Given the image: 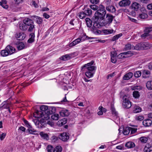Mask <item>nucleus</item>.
I'll list each match as a JSON object with an SVG mask.
<instances>
[{
    "mask_svg": "<svg viewBox=\"0 0 152 152\" xmlns=\"http://www.w3.org/2000/svg\"><path fill=\"white\" fill-rule=\"evenodd\" d=\"M27 29L28 32H33L34 29V25L33 20L28 18H25L20 23V29L23 31Z\"/></svg>",
    "mask_w": 152,
    "mask_h": 152,
    "instance_id": "1",
    "label": "nucleus"
},
{
    "mask_svg": "<svg viewBox=\"0 0 152 152\" xmlns=\"http://www.w3.org/2000/svg\"><path fill=\"white\" fill-rule=\"evenodd\" d=\"M94 61H91V62L84 65L81 67V69L83 70L84 68V70H87V71L85 72V75L88 78H90L93 76L95 73L96 67L94 66H92L94 63Z\"/></svg>",
    "mask_w": 152,
    "mask_h": 152,
    "instance_id": "2",
    "label": "nucleus"
},
{
    "mask_svg": "<svg viewBox=\"0 0 152 152\" xmlns=\"http://www.w3.org/2000/svg\"><path fill=\"white\" fill-rule=\"evenodd\" d=\"M106 14V11L104 7L102 4L99 5V9L95 12L94 14L95 19L96 20H103L104 19Z\"/></svg>",
    "mask_w": 152,
    "mask_h": 152,
    "instance_id": "3",
    "label": "nucleus"
},
{
    "mask_svg": "<svg viewBox=\"0 0 152 152\" xmlns=\"http://www.w3.org/2000/svg\"><path fill=\"white\" fill-rule=\"evenodd\" d=\"M92 39V38H90L86 35H84L83 37L78 38L73 41L69 44V46L70 47H72L79 43L83 41L86 39Z\"/></svg>",
    "mask_w": 152,
    "mask_h": 152,
    "instance_id": "4",
    "label": "nucleus"
},
{
    "mask_svg": "<svg viewBox=\"0 0 152 152\" xmlns=\"http://www.w3.org/2000/svg\"><path fill=\"white\" fill-rule=\"evenodd\" d=\"M49 106L45 105H42L40 107V110H36L34 112L36 114H50L48 113Z\"/></svg>",
    "mask_w": 152,
    "mask_h": 152,
    "instance_id": "5",
    "label": "nucleus"
},
{
    "mask_svg": "<svg viewBox=\"0 0 152 152\" xmlns=\"http://www.w3.org/2000/svg\"><path fill=\"white\" fill-rule=\"evenodd\" d=\"M50 115H42V117L39 120L40 123L39 124L38 127L40 128L45 127L46 125L45 123L46 121L50 118Z\"/></svg>",
    "mask_w": 152,
    "mask_h": 152,
    "instance_id": "6",
    "label": "nucleus"
},
{
    "mask_svg": "<svg viewBox=\"0 0 152 152\" xmlns=\"http://www.w3.org/2000/svg\"><path fill=\"white\" fill-rule=\"evenodd\" d=\"M114 16H113L111 14L108 13L106 14L105 18H104L103 21V24L105 26L107 24H110L113 21Z\"/></svg>",
    "mask_w": 152,
    "mask_h": 152,
    "instance_id": "7",
    "label": "nucleus"
},
{
    "mask_svg": "<svg viewBox=\"0 0 152 152\" xmlns=\"http://www.w3.org/2000/svg\"><path fill=\"white\" fill-rule=\"evenodd\" d=\"M123 107L127 109L130 108L132 106L131 102L125 96L123 97Z\"/></svg>",
    "mask_w": 152,
    "mask_h": 152,
    "instance_id": "8",
    "label": "nucleus"
},
{
    "mask_svg": "<svg viewBox=\"0 0 152 152\" xmlns=\"http://www.w3.org/2000/svg\"><path fill=\"white\" fill-rule=\"evenodd\" d=\"M133 54L131 51H129L120 54L118 55V57L119 58H123L129 57L132 56Z\"/></svg>",
    "mask_w": 152,
    "mask_h": 152,
    "instance_id": "9",
    "label": "nucleus"
},
{
    "mask_svg": "<svg viewBox=\"0 0 152 152\" xmlns=\"http://www.w3.org/2000/svg\"><path fill=\"white\" fill-rule=\"evenodd\" d=\"M59 138L64 141H66L69 138V133L66 132H63L59 136Z\"/></svg>",
    "mask_w": 152,
    "mask_h": 152,
    "instance_id": "10",
    "label": "nucleus"
},
{
    "mask_svg": "<svg viewBox=\"0 0 152 152\" xmlns=\"http://www.w3.org/2000/svg\"><path fill=\"white\" fill-rule=\"evenodd\" d=\"M130 3L129 0H122L119 3V5L121 7H126L129 5Z\"/></svg>",
    "mask_w": 152,
    "mask_h": 152,
    "instance_id": "11",
    "label": "nucleus"
},
{
    "mask_svg": "<svg viewBox=\"0 0 152 152\" xmlns=\"http://www.w3.org/2000/svg\"><path fill=\"white\" fill-rule=\"evenodd\" d=\"M15 38H14L13 43L14 45H17L18 49L19 50V34L18 33H16L15 34Z\"/></svg>",
    "mask_w": 152,
    "mask_h": 152,
    "instance_id": "12",
    "label": "nucleus"
},
{
    "mask_svg": "<svg viewBox=\"0 0 152 152\" xmlns=\"http://www.w3.org/2000/svg\"><path fill=\"white\" fill-rule=\"evenodd\" d=\"M6 50H7L9 55H10L15 52V49L13 47L10 45H7L6 48Z\"/></svg>",
    "mask_w": 152,
    "mask_h": 152,
    "instance_id": "13",
    "label": "nucleus"
},
{
    "mask_svg": "<svg viewBox=\"0 0 152 152\" xmlns=\"http://www.w3.org/2000/svg\"><path fill=\"white\" fill-rule=\"evenodd\" d=\"M142 50H147L152 47V45L147 42H142Z\"/></svg>",
    "mask_w": 152,
    "mask_h": 152,
    "instance_id": "14",
    "label": "nucleus"
},
{
    "mask_svg": "<svg viewBox=\"0 0 152 152\" xmlns=\"http://www.w3.org/2000/svg\"><path fill=\"white\" fill-rule=\"evenodd\" d=\"M29 39L27 41V42L29 43H32L34 41L35 34L33 32L30 34L29 35Z\"/></svg>",
    "mask_w": 152,
    "mask_h": 152,
    "instance_id": "15",
    "label": "nucleus"
},
{
    "mask_svg": "<svg viewBox=\"0 0 152 152\" xmlns=\"http://www.w3.org/2000/svg\"><path fill=\"white\" fill-rule=\"evenodd\" d=\"M151 72L148 70H143L142 72V77L143 78H146L149 77L150 75Z\"/></svg>",
    "mask_w": 152,
    "mask_h": 152,
    "instance_id": "16",
    "label": "nucleus"
},
{
    "mask_svg": "<svg viewBox=\"0 0 152 152\" xmlns=\"http://www.w3.org/2000/svg\"><path fill=\"white\" fill-rule=\"evenodd\" d=\"M31 18H33V19L36 21V23L38 24H41L42 22V18L39 17L35 15L32 16Z\"/></svg>",
    "mask_w": 152,
    "mask_h": 152,
    "instance_id": "17",
    "label": "nucleus"
},
{
    "mask_svg": "<svg viewBox=\"0 0 152 152\" xmlns=\"http://www.w3.org/2000/svg\"><path fill=\"white\" fill-rule=\"evenodd\" d=\"M93 23V27L99 28L102 26V24L101 23L98 22V20H96L95 19Z\"/></svg>",
    "mask_w": 152,
    "mask_h": 152,
    "instance_id": "18",
    "label": "nucleus"
},
{
    "mask_svg": "<svg viewBox=\"0 0 152 152\" xmlns=\"http://www.w3.org/2000/svg\"><path fill=\"white\" fill-rule=\"evenodd\" d=\"M106 9L107 11L111 13H114L116 11L115 7L113 5H109L106 7Z\"/></svg>",
    "mask_w": 152,
    "mask_h": 152,
    "instance_id": "19",
    "label": "nucleus"
},
{
    "mask_svg": "<svg viewBox=\"0 0 152 152\" xmlns=\"http://www.w3.org/2000/svg\"><path fill=\"white\" fill-rule=\"evenodd\" d=\"M67 119L64 118L58 121L57 124L58 126H61L67 123Z\"/></svg>",
    "mask_w": 152,
    "mask_h": 152,
    "instance_id": "20",
    "label": "nucleus"
},
{
    "mask_svg": "<svg viewBox=\"0 0 152 152\" xmlns=\"http://www.w3.org/2000/svg\"><path fill=\"white\" fill-rule=\"evenodd\" d=\"M133 76V73L131 72H129L125 75L123 77L124 80H128L131 78Z\"/></svg>",
    "mask_w": 152,
    "mask_h": 152,
    "instance_id": "21",
    "label": "nucleus"
},
{
    "mask_svg": "<svg viewBox=\"0 0 152 152\" xmlns=\"http://www.w3.org/2000/svg\"><path fill=\"white\" fill-rule=\"evenodd\" d=\"M60 60L63 61H66L71 58V57L70 54H66L63 55L59 58Z\"/></svg>",
    "mask_w": 152,
    "mask_h": 152,
    "instance_id": "22",
    "label": "nucleus"
},
{
    "mask_svg": "<svg viewBox=\"0 0 152 152\" xmlns=\"http://www.w3.org/2000/svg\"><path fill=\"white\" fill-rule=\"evenodd\" d=\"M143 124L145 126H150L152 123V121L149 119L144 120L143 121Z\"/></svg>",
    "mask_w": 152,
    "mask_h": 152,
    "instance_id": "23",
    "label": "nucleus"
},
{
    "mask_svg": "<svg viewBox=\"0 0 152 152\" xmlns=\"http://www.w3.org/2000/svg\"><path fill=\"white\" fill-rule=\"evenodd\" d=\"M140 6V4L136 2H134L132 4L131 7L132 9L135 11H137L139 9Z\"/></svg>",
    "mask_w": 152,
    "mask_h": 152,
    "instance_id": "24",
    "label": "nucleus"
},
{
    "mask_svg": "<svg viewBox=\"0 0 152 152\" xmlns=\"http://www.w3.org/2000/svg\"><path fill=\"white\" fill-rule=\"evenodd\" d=\"M142 110V108L140 107L135 105L134 107L133 111L134 113H138L141 112Z\"/></svg>",
    "mask_w": 152,
    "mask_h": 152,
    "instance_id": "25",
    "label": "nucleus"
},
{
    "mask_svg": "<svg viewBox=\"0 0 152 152\" xmlns=\"http://www.w3.org/2000/svg\"><path fill=\"white\" fill-rule=\"evenodd\" d=\"M48 108V113L56 114V109L55 107L49 106Z\"/></svg>",
    "mask_w": 152,
    "mask_h": 152,
    "instance_id": "26",
    "label": "nucleus"
},
{
    "mask_svg": "<svg viewBox=\"0 0 152 152\" xmlns=\"http://www.w3.org/2000/svg\"><path fill=\"white\" fill-rule=\"evenodd\" d=\"M132 48L136 50H142V42H140L138 43L136 45L134 46L133 45H132Z\"/></svg>",
    "mask_w": 152,
    "mask_h": 152,
    "instance_id": "27",
    "label": "nucleus"
},
{
    "mask_svg": "<svg viewBox=\"0 0 152 152\" xmlns=\"http://www.w3.org/2000/svg\"><path fill=\"white\" fill-rule=\"evenodd\" d=\"M41 137L43 139L48 140L49 139L48 135L46 133L43 132H41L40 133Z\"/></svg>",
    "mask_w": 152,
    "mask_h": 152,
    "instance_id": "28",
    "label": "nucleus"
},
{
    "mask_svg": "<svg viewBox=\"0 0 152 152\" xmlns=\"http://www.w3.org/2000/svg\"><path fill=\"white\" fill-rule=\"evenodd\" d=\"M102 32L105 35L113 33L114 30L112 29H104L102 30Z\"/></svg>",
    "mask_w": 152,
    "mask_h": 152,
    "instance_id": "29",
    "label": "nucleus"
},
{
    "mask_svg": "<svg viewBox=\"0 0 152 152\" xmlns=\"http://www.w3.org/2000/svg\"><path fill=\"white\" fill-rule=\"evenodd\" d=\"M91 31L93 33L96 35L100 34L101 33L100 31L97 28H96L93 27L91 28Z\"/></svg>",
    "mask_w": 152,
    "mask_h": 152,
    "instance_id": "30",
    "label": "nucleus"
},
{
    "mask_svg": "<svg viewBox=\"0 0 152 152\" xmlns=\"http://www.w3.org/2000/svg\"><path fill=\"white\" fill-rule=\"evenodd\" d=\"M7 3V1L6 0H2L0 2V5L4 8L7 9L8 7L7 5H6Z\"/></svg>",
    "mask_w": 152,
    "mask_h": 152,
    "instance_id": "31",
    "label": "nucleus"
},
{
    "mask_svg": "<svg viewBox=\"0 0 152 152\" xmlns=\"http://www.w3.org/2000/svg\"><path fill=\"white\" fill-rule=\"evenodd\" d=\"M134 143L132 142H128L126 143L125 146L129 148H132L135 146Z\"/></svg>",
    "mask_w": 152,
    "mask_h": 152,
    "instance_id": "32",
    "label": "nucleus"
},
{
    "mask_svg": "<svg viewBox=\"0 0 152 152\" xmlns=\"http://www.w3.org/2000/svg\"><path fill=\"white\" fill-rule=\"evenodd\" d=\"M87 26L88 27H91L92 25V22H94L89 18H87L85 19Z\"/></svg>",
    "mask_w": 152,
    "mask_h": 152,
    "instance_id": "33",
    "label": "nucleus"
},
{
    "mask_svg": "<svg viewBox=\"0 0 152 152\" xmlns=\"http://www.w3.org/2000/svg\"><path fill=\"white\" fill-rule=\"evenodd\" d=\"M130 128L128 127H126L124 129L123 133L125 135H127L129 134L130 132Z\"/></svg>",
    "mask_w": 152,
    "mask_h": 152,
    "instance_id": "34",
    "label": "nucleus"
},
{
    "mask_svg": "<svg viewBox=\"0 0 152 152\" xmlns=\"http://www.w3.org/2000/svg\"><path fill=\"white\" fill-rule=\"evenodd\" d=\"M84 12L86 15L90 16L91 15L92 13V11L91 9L87 8L86 10H85Z\"/></svg>",
    "mask_w": 152,
    "mask_h": 152,
    "instance_id": "35",
    "label": "nucleus"
},
{
    "mask_svg": "<svg viewBox=\"0 0 152 152\" xmlns=\"http://www.w3.org/2000/svg\"><path fill=\"white\" fill-rule=\"evenodd\" d=\"M147 88L150 90H152V81H148L146 84Z\"/></svg>",
    "mask_w": 152,
    "mask_h": 152,
    "instance_id": "36",
    "label": "nucleus"
},
{
    "mask_svg": "<svg viewBox=\"0 0 152 152\" xmlns=\"http://www.w3.org/2000/svg\"><path fill=\"white\" fill-rule=\"evenodd\" d=\"M1 54L2 56H6L9 55L7 50H6V48L5 49L1 51Z\"/></svg>",
    "mask_w": 152,
    "mask_h": 152,
    "instance_id": "37",
    "label": "nucleus"
},
{
    "mask_svg": "<svg viewBox=\"0 0 152 152\" xmlns=\"http://www.w3.org/2000/svg\"><path fill=\"white\" fill-rule=\"evenodd\" d=\"M139 140L142 143H145L148 140V137H142L140 138Z\"/></svg>",
    "mask_w": 152,
    "mask_h": 152,
    "instance_id": "38",
    "label": "nucleus"
},
{
    "mask_svg": "<svg viewBox=\"0 0 152 152\" xmlns=\"http://www.w3.org/2000/svg\"><path fill=\"white\" fill-rule=\"evenodd\" d=\"M110 110L112 114H117L118 112L116 111L113 104H112L111 105Z\"/></svg>",
    "mask_w": 152,
    "mask_h": 152,
    "instance_id": "39",
    "label": "nucleus"
},
{
    "mask_svg": "<svg viewBox=\"0 0 152 152\" xmlns=\"http://www.w3.org/2000/svg\"><path fill=\"white\" fill-rule=\"evenodd\" d=\"M62 148L60 146H57L54 148V152H61Z\"/></svg>",
    "mask_w": 152,
    "mask_h": 152,
    "instance_id": "40",
    "label": "nucleus"
},
{
    "mask_svg": "<svg viewBox=\"0 0 152 152\" xmlns=\"http://www.w3.org/2000/svg\"><path fill=\"white\" fill-rule=\"evenodd\" d=\"M142 72L140 71H137L134 72V76L136 78L140 77L141 75Z\"/></svg>",
    "mask_w": 152,
    "mask_h": 152,
    "instance_id": "41",
    "label": "nucleus"
},
{
    "mask_svg": "<svg viewBox=\"0 0 152 152\" xmlns=\"http://www.w3.org/2000/svg\"><path fill=\"white\" fill-rule=\"evenodd\" d=\"M122 35V34L120 33L115 35L112 38V41H114L117 40L120 37H121Z\"/></svg>",
    "mask_w": 152,
    "mask_h": 152,
    "instance_id": "42",
    "label": "nucleus"
},
{
    "mask_svg": "<svg viewBox=\"0 0 152 152\" xmlns=\"http://www.w3.org/2000/svg\"><path fill=\"white\" fill-rule=\"evenodd\" d=\"M133 96L135 98H137L140 96V95L139 92L136 91H135L133 92Z\"/></svg>",
    "mask_w": 152,
    "mask_h": 152,
    "instance_id": "43",
    "label": "nucleus"
},
{
    "mask_svg": "<svg viewBox=\"0 0 152 152\" xmlns=\"http://www.w3.org/2000/svg\"><path fill=\"white\" fill-rule=\"evenodd\" d=\"M78 16L80 18L83 19L86 17V15L84 12H81L78 13Z\"/></svg>",
    "mask_w": 152,
    "mask_h": 152,
    "instance_id": "44",
    "label": "nucleus"
},
{
    "mask_svg": "<svg viewBox=\"0 0 152 152\" xmlns=\"http://www.w3.org/2000/svg\"><path fill=\"white\" fill-rule=\"evenodd\" d=\"M148 15L145 13H141L138 16V17L141 19H144L147 18Z\"/></svg>",
    "mask_w": 152,
    "mask_h": 152,
    "instance_id": "45",
    "label": "nucleus"
},
{
    "mask_svg": "<svg viewBox=\"0 0 152 152\" xmlns=\"http://www.w3.org/2000/svg\"><path fill=\"white\" fill-rule=\"evenodd\" d=\"M132 48V45L131 44L128 43L125 45V48L126 50H130L131 49H134Z\"/></svg>",
    "mask_w": 152,
    "mask_h": 152,
    "instance_id": "46",
    "label": "nucleus"
},
{
    "mask_svg": "<svg viewBox=\"0 0 152 152\" xmlns=\"http://www.w3.org/2000/svg\"><path fill=\"white\" fill-rule=\"evenodd\" d=\"M152 31V27L149 26L145 28L144 30V32L148 33L149 35V33Z\"/></svg>",
    "mask_w": 152,
    "mask_h": 152,
    "instance_id": "47",
    "label": "nucleus"
},
{
    "mask_svg": "<svg viewBox=\"0 0 152 152\" xmlns=\"http://www.w3.org/2000/svg\"><path fill=\"white\" fill-rule=\"evenodd\" d=\"M26 37V35L23 32H20V40L24 39Z\"/></svg>",
    "mask_w": 152,
    "mask_h": 152,
    "instance_id": "48",
    "label": "nucleus"
},
{
    "mask_svg": "<svg viewBox=\"0 0 152 152\" xmlns=\"http://www.w3.org/2000/svg\"><path fill=\"white\" fill-rule=\"evenodd\" d=\"M23 121L25 125L28 128L30 129L32 128V127L28 122L25 119H23Z\"/></svg>",
    "mask_w": 152,
    "mask_h": 152,
    "instance_id": "49",
    "label": "nucleus"
},
{
    "mask_svg": "<svg viewBox=\"0 0 152 152\" xmlns=\"http://www.w3.org/2000/svg\"><path fill=\"white\" fill-rule=\"evenodd\" d=\"M54 148L51 145H48L47 148V149L48 152H54Z\"/></svg>",
    "mask_w": 152,
    "mask_h": 152,
    "instance_id": "50",
    "label": "nucleus"
},
{
    "mask_svg": "<svg viewBox=\"0 0 152 152\" xmlns=\"http://www.w3.org/2000/svg\"><path fill=\"white\" fill-rule=\"evenodd\" d=\"M51 117L52 119L54 120H57L59 118V115H52Z\"/></svg>",
    "mask_w": 152,
    "mask_h": 152,
    "instance_id": "51",
    "label": "nucleus"
},
{
    "mask_svg": "<svg viewBox=\"0 0 152 152\" xmlns=\"http://www.w3.org/2000/svg\"><path fill=\"white\" fill-rule=\"evenodd\" d=\"M26 48L25 45V44L22 42H20V50H22Z\"/></svg>",
    "mask_w": 152,
    "mask_h": 152,
    "instance_id": "52",
    "label": "nucleus"
},
{
    "mask_svg": "<svg viewBox=\"0 0 152 152\" xmlns=\"http://www.w3.org/2000/svg\"><path fill=\"white\" fill-rule=\"evenodd\" d=\"M90 7L91 9H92L94 10H96L99 9V6L98 7L96 5H90Z\"/></svg>",
    "mask_w": 152,
    "mask_h": 152,
    "instance_id": "53",
    "label": "nucleus"
},
{
    "mask_svg": "<svg viewBox=\"0 0 152 152\" xmlns=\"http://www.w3.org/2000/svg\"><path fill=\"white\" fill-rule=\"evenodd\" d=\"M99 110H102L103 113H106L107 111V109L103 107L102 106H100L99 108Z\"/></svg>",
    "mask_w": 152,
    "mask_h": 152,
    "instance_id": "54",
    "label": "nucleus"
},
{
    "mask_svg": "<svg viewBox=\"0 0 152 152\" xmlns=\"http://www.w3.org/2000/svg\"><path fill=\"white\" fill-rule=\"evenodd\" d=\"M59 113L60 114H68V110L66 109H63L61 111H60L59 112Z\"/></svg>",
    "mask_w": 152,
    "mask_h": 152,
    "instance_id": "55",
    "label": "nucleus"
},
{
    "mask_svg": "<svg viewBox=\"0 0 152 152\" xmlns=\"http://www.w3.org/2000/svg\"><path fill=\"white\" fill-rule=\"evenodd\" d=\"M144 119V117L142 115H139L136 117V120L139 121H142Z\"/></svg>",
    "mask_w": 152,
    "mask_h": 152,
    "instance_id": "56",
    "label": "nucleus"
},
{
    "mask_svg": "<svg viewBox=\"0 0 152 152\" xmlns=\"http://www.w3.org/2000/svg\"><path fill=\"white\" fill-rule=\"evenodd\" d=\"M130 132H131V134H133L135 133L136 132L137 130V129L135 128H133L131 127H130Z\"/></svg>",
    "mask_w": 152,
    "mask_h": 152,
    "instance_id": "57",
    "label": "nucleus"
},
{
    "mask_svg": "<svg viewBox=\"0 0 152 152\" xmlns=\"http://www.w3.org/2000/svg\"><path fill=\"white\" fill-rule=\"evenodd\" d=\"M27 130L28 131V133L29 134H34V132H35L36 131L33 129H28Z\"/></svg>",
    "mask_w": 152,
    "mask_h": 152,
    "instance_id": "58",
    "label": "nucleus"
},
{
    "mask_svg": "<svg viewBox=\"0 0 152 152\" xmlns=\"http://www.w3.org/2000/svg\"><path fill=\"white\" fill-rule=\"evenodd\" d=\"M6 135L5 133H3L1 134H0V139L1 140H4Z\"/></svg>",
    "mask_w": 152,
    "mask_h": 152,
    "instance_id": "59",
    "label": "nucleus"
},
{
    "mask_svg": "<svg viewBox=\"0 0 152 152\" xmlns=\"http://www.w3.org/2000/svg\"><path fill=\"white\" fill-rule=\"evenodd\" d=\"M117 54L116 52L115 51H113L111 53V56L116 57Z\"/></svg>",
    "mask_w": 152,
    "mask_h": 152,
    "instance_id": "60",
    "label": "nucleus"
},
{
    "mask_svg": "<svg viewBox=\"0 0 152 152\" xmlns=\"http://www.w3.org/2000/svg\"><path fill=\"white\" fill-rule=\"evenodd\" d=\"M141 88L140 86H134L132 88V90H140L141 89Z\"/></svg>",
    "mask_w": 152,
    "mask_h": 152,
    "instance_id": "61",
    "label": "nucleus"
},
{
    "mask_svg": "<svg viewBox=\"0 0 152 152\" xmlns=\"http://www.w3.org/2000/svg\"><path fill=\"white\" fill-rule=\"evenodd\" d=\"M47 123L52 127H53L54 126V123L52 121H48Z\"/></svg>",
    "mask_w": 152,
    "mask_h": 152,
    "instance_id": "62",
    "label": "nucleus"
},
{
    "mask_svg": "<svg viewBox=\"0 0 152 152\" xmlns=\"http://www.w3.org/2000/svg\"><path fill=\"white\" fill-rule=\"evenodd\" d=\"M91 2L94 4H97L99 1V0H90Z\"/></svg>",
    "mask_w": 152,
    "mask_h": 152,
    "instance_id": "63",
    "label": "nucleus"
},
{
    "mask_svg": "<svg viewBox=\"0 0 152 152\" xmlns=\"http://www.w3.org/2000/svg\"><path fill=\"white\" fill-rule=\"evenodd\" d=\"M111 61L113 63H116V57H111Z\"/></svg>",
    "mask_w": 152,
    "mask_h": 152,
    "instance_id": "64",
    "label": "nucleus"
}]
</instances>
